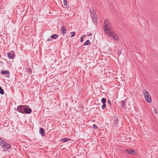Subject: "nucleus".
<instances>
[{"mask_svg":"<svg viewBox=\"0 0 158 158\" xmlns=\"http://www.w3.org/2000/svg\"><path fill=\"white\" fill-rule=\"evenodd\" d=\"M106 33L108 36L112 38L115 41H118L119 38L118 35L111 30L109 31L107 30V32Z\"/></svg>","mask_w":158,"mask_h":158,"instance_id":"obj_1","label":"nucleus"},{"mask_svg":"<svg viewBox=\"0 0 158 158\" xmlns=\"http://www.w3.org/2000/svg\"><path fill=\"white\" fill-rule=\"evenodd\" d=\"M143 93L147 102L148 103L151 102L152 99L149 92L147 90H144L143 91Z\"/></svg>","mask_w":158,"mask_h":158,"instance_id":"obj_2","label":"nucleus"},{"mask_svg":"<svg viewBox=\"0 0 158 158\" xmlns=\"http://www.w3.org/2000/svg\"><path fill=\"white\" fill-rule=\"evenodd\" d=\"M104 31L106 33L107 32V30L109 31L111 30L110 29L111 26L110 23L109 21L107 19H106L105 20L104 24Z\"/></svg>","mask_w":158,"mask_h":158,"instance_id":"obj_3","label":"nucleus"},{"mask_svg":"<svg viewBox=\"0 0 158 158\" xmlns=\"http://www.w3.org/2000/svg\"><path fill=\"white\" fill-rule=\"evenodd\" d=\"M25 106L19 105L17 107V110L19 112L23 114Z\"/></svg>","mask_w":158,"mask_h":158,"instance_id":"obj_4","label":"nucleus"},{"mask_svg":"<svg viewBox=\"0 0 158 158\" xmlns=\"http://www.w3.org/2000/svg\"><path fill=\"white\" fill-rule=\"evenodd\" d=\"M91 16L93 21L94 20L96 22L97 21V19L95 12L94 10H93L91 12Z\"/></svg>","mask_w":158,"mask_h":158,"instance_id":"obj_5","label":"nucleus"},{"mask_svg":"<svg viewBox=\"0 0 158 158\" xmlns=\"http://www.w3.org/2000/svg\"><path fill=\"white\" fill-rule=\"evenodd\" d=\"M2 146L4 149H10L11 147V146L9 144L5 142L3 143Z\"/></svg>","mask_w":158,"mask_h":158,"instance_id":"obj_6","label":"nucleus"},{"mask_svg":"<svg viewBox=\"0 0 158 158\" xmlns=\"http://www.w3.org/2000/svg\"><path fill=\"white\" fill-rule=\"evenodd\" d=\"M32 111V110L30 108H28L26 106L24 109V112L23 114H30Z\"/></svg>","mask_w":158,"mask_h":158,"instance_id":"obj_7","label":"nucleus"},{"mask_svg":"<svg viewBox=\"0 0 158 158\" xmlns=\"http://www.w3.org/2000/svg\"><path fill=\"white\" fill-rule=\"evenodd\" d=\"M60 30L61 33L62 34L65 33L67 31V28L65 26L60 27Z\"/></svg>","mask_w":158,"mask_h":158,"instance_id":"obj_8","label":"nucleus"},{"mask_svg":"<svg viewBox=\"0 0 158 158\" xmlns=\"http://www.w3.org/2000/svg\"><path fill=\"white\" fill-rule=\"evenodd\" d=\"M44 131L43 128H40V132L39 133L42 136H44L45 134L44 133Z\"/></svg>","mask_w":158,"mask_h":158,"instance_id":"obj_9","label":"nucleus"},{"mask_svg":"<svg viewBox=\"0 0 158 158\" xmlns=\"http://www.w3.org/2000/svg\"><path fill=\"white\" fill-rule=\"evenodd\" d=\"M114 126L115 127H117V124L118 122L117 118L116 117H114Z\"/></svg>","mask_w":158,"mask_h":158,"instance_id":"obj_10","label":"nucleus"},{"mask_svg":"<svg viewBox=\"0 0 158 158\" xmlns=\"http://www.w3.org/2000/svg\"><path fill=\"white\" fill-rule=\"evenodd\" d=\"M120 102L121 103V107L124 108L126 105V100L121 101Z\"/></svg>","mask_w":158,"mask_h":158,"instance_id":"obj_11","label":"nucleus"},{"mask_svg":"<svg viewBox=\"0 0 158 158\" xmlns=\"http://www.w3.org/2000/svg\"><path fill=\"white\" fill-rule=\"evenodd\" d=\"M69 140H70V139L68 138H65L63 139H62L60 140L61 142H66Z\"/></svg>","mask_w":158,"mask_h":158,"instance_id":"obj_12","label":"nucleus"},{"mask_svg":"<svg viewBox=\"0 0 158 158\" xmlns=\"http://www.w3.org/2000/svg\"><path fill=\"white\" fill-rule=\"evenodd\" d=\"M8 57L10 59H12L14 56L13 54L9 53L7 54Z\"/></svg>","mask_w":158,"mask_h":158,"instance_id":"obj_13","label":"nucleus"},{"mask_svg":"<svg viewBox=\"0 0 158 158\" xmlns=\"http://www.w3.org/2000/svg\"><path fill=\"white\" fill-rule=\"evenodd\" d=\"M1 72L3 74H9V71L7 70L4 71L2 70L1 71Z\"/></svg>","mask_w":158,"mask_h":158,"instance_id":"obj_14","label":"nucleus"},{"mask_svg":"<svg viewBox=\"0 0 158 158\" xmlns=\"http://www.w3.org/2000/svg\"><path fill=\"white\" fill-rule=\"evenodd\" d=\"M58 37V35H53L51 36V38L54 39H56Z\"/></svg>","mask_w":158,"mask_h":158,"instance_id":"obj_15","label":"nucleus"},{"mask_svg":"<svg viewBox=\"0 0 158 158\" xmlns=\"http://www.w3.org/2000/svg\"><path fill=\"white\" fill-rule=\"evenodd\" d=\"M127 152L130 154H132L133 153H135V152L131 149H127Z\"/></svg>","mask_w":158,"mask_h":158,"instance_id":"obj_16","label":"nucleus"},{"mask_svg":"<svg viewBox=\"0 0 158 158\" xmlns=\"http://www.w3.org/2000/svg\"><path fill=\"white\" fill-rule=\"evenodd\" d=\"M90 42L89 40H87L84 43V45H88L90 44Z\"/></svg>","mask_w":158,"mask_h":158,"instance_id":"obj_17","label":"nucleus"},{"mask_svg":"<svg viewBox=\"0 0 158 158\" xmlns=\"http://www.w3.org/2000/svg\"><path fill=\"white\" fill-rule=\"evenodd\" d=\"M0 94H1L3 95L4 94V91L2 89V88L0 86Z\"/></svg>","mask_w":158,"mask_h":158,"instance_id":"obj_18","label":"nucleus"},{"mask_svg":"<svg viewBox=\"0 0 158 158\" xmlns=\"http://www.w3.org/2000/svg\"><path fill=\"white\" fill-rule=\"evenodd\" d=\"M70 35H71V37H73L75 36L76 35V33L75 32H71L70 33Z\"/></svg>","mask_w":158,"mask_h":158,"instance_id":"obj_19","label":"nucleus"},{"mask_svg":"<svg viewBox=\"0 0 158 158\" xmlns=\"http://www.w3.org/2000/svg\"><path fill=\"white\" fill-rule=\"evenodd\" d=\"M106 100L105 98H102V102L103 104H105L106 102Z\"/></svg>","mask_w":158,"mask_h":158,"instance_id":"obj_20","label":"nucleus"},{"mask_svg":"<svg viewBox=\"0 0 158 158\" xmlns=\"http://www.w3.org/2000/svg\"><path fill=\"white\" fill-rule=\"evenodd\" d=\"M4 141L2 139L0 138V145L1 146H2V145L3 143H4Z\"/></svg>","mask_w":158,"mask_h":158,"instance_id":"obj_21","label":"nucleus"},{"mask_svg":"<svg viewBox=\"0 0 158 158\" xmlns=\"http://www.w3.org/2000/svg\"><path fill=\"white\" fill-rule=\"evenodd\" d=\"M106 107V105L105 104H103L102 105V106L101 108L102 109H104Z\"/></svg>","mask_w":158,"mask_h":158,"instance_id":"obj_22","label":"nucleus"},{"mask_svg":"<svg viewBox=\"0 0 158 158\" xmlns=\"http://www.w3.org/2000/svg\"><path fill=\"white\" fill-rule=\"evenodd\" d=\"M64 4L65 6H66L67 4V2L66 0H64L63 1Z\"/></svg>","mask_w":158,"mask_h":158,"instance_id":"obj_23","label":"nucleus"},{"mask_svg":"<svg viewBox=\"0 0 158 158\" xmlns=\"http://www.w3.org/2000/svg\"><path fill=\"white\" fill-rule=\"evenodd\" d=\"M93 127L95 129H96L97 128H98V127H97V126L95 124H94L93 125Z\"/></svg>","mask_w":158,"mask_h":158,"instance_id":"obj_24","label":"nucleus"},{"mask_svg":"<svg viewBox=\"0 0 158 158\" xmlns=\"http://www.w3.org/2000/svg\"><path fill=\"white\" fill-rule=\"evenodd\" d=\"M27 72L29 73H31V69H27Z\"/></svg>","mask_w":158,"mask_h":158,"instance_id":"obj_25","label":"nucleus"},{"mask_svg":"<svg viewBox=\"0 0 158 158\" xmlns=\"http://www.w3.org/2000/svg\"><path fill=\"white\" fill-rule=\"evenodd\" d=\"M85 36L84 35L83 37H82L81 39L80 42H82L83 41V38Z\"/></svg>","mask_w":158,"mask_h":158,"instance_id":"obj_26","label":"nucleus"},{"mask_svg":"<svg viewBox=\"0 0 158 158\" xmlns=\"http://www.w3.org/2000/svg\"><path fill=\"white\" fill-rule=\"evenodd\" d=\"M154 112L156 114H157V111L156 109H154Z\"/></svg>","mask_w":158,"mask_h":158,"instance_id":"obj_27","label":"nucleus"},{"mask_svg":"<svg viewBox=\"0 0 158 158\" xmlns=\"http://www.w3.org/2000/svg\"><path fill=\"white\" fill-rule=\"evenodd\" d=\"M47 41H49L50 40H52V39H51L50 38H48L47 39Z\"/></svg>","mask_w":158,"mask_h":158,"instance_id":"obj_28","label":"nucleus"},{"mask_svg":"<svg viewBox=\"0 0 158 158\" xmlns=\"http://www.w3.org/2000/svg\"><path fill=\"white\" fill-rule=\"evenodd\" d=\"M92 33H89V35H89V36H92Z\"/></svg>","mask_w":158,"mask_h":158,"instance_id":"obj_29","label":"nucleus"},{"mask_svg":"<svg viewBox=\"0 0 158 158\" xmlns=\"http://www.w3.org/2000/svg\"><path fill=\"white\" fill-rule=\"evenodd\" d=\"M108 103L110 104V105L111 104V102H110V100H108Z\"/></svg>","mask_w":158,"mask_h":158,"instance_id":"obj_30","label":"nucleus"},{"mask_svg":"<svg viewBox=\"0 0 158 158\" xmlns=\"http://www.w3.org/2000/svg\"><path fill=\"white\" fill-rule=\"evenodd\" d=\"M0 63H1L2 64L3 63H2V61H0Z\"/></svg>","mask_w":158,"mask_h":158,"instance_id":"obj_31","label":"nucleus"}]
</instances>
